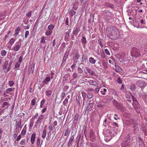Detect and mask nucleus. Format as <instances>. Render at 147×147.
<instances>
[{"label":"nucleus","instance_id":"nucleus-1","mask_svg":"<svg viewBox=\"0 0 147 147\" xmlns=\"http://www.w3.org/2000/svg\"><path fill=\"white\" fill-rule=\"evenodd\" d=\"M106 31L108 37L115 36L117 37L119 36V31L114 26H108L106 28Z\"/></svg>","mask_w":147,"mask_h":147},{"label":"nucleus","instance_id":"nucleus-2","mask_svg":"<svg viewBox=\"0 0 147 147\" xmlns=\"http://www.w3.org/2000/svg\"><path fill=\"white\" fill-rule=\"evenodd\" d=\"M131 55L133 57H138L140 55V50L136 48H134L132 49L131 52Z\"/></svg>","mask_w":147,"mask_h":147},{"label":"nucleus","instance_id":"nucleus-3","mask_svg":"<svg viewBox=\"0 0 147 147\" xmlns=\"http://www.w3.org/2000/svg\"><path fill=\"white\" fill-rule=\"evenodd\" d=\"M102 16L106 20H110L111 18V13L108 10L104 11L102 13Z\"/></svg>","mask_w":147,"mask_h":147},{"label":"nucleus","instance_id":"nucleus-4","mask_svg":"<svg viewBox=\"0 0 147 147\" xmlns=\"http://www.w3.org/2000/svg\"><path fill=\"white\" fill-rule=\"evenodd\" d=\"M90 140L92 142H93L95 141L96 136L93 131L90 130L89 132Z\"/></svg>","mask_w":147,"mask_h":147},{"label":"nucleus","instance_id":"nucleus-5","mask_svg":"<svg viewBox=\"0 0 147 147\" xmlns=\"http://www.w3.org/2000/svg\"><path fill=\"white\" fill-rule=\"evenodd\" d=\"M80 31V28L79 27L78 28V26H76L73 32L72 35V37L74 36H76L79 33Z\"/></svg>","mask_w":147,"mask_h":147},{"label":"nucleus","instance_id":"nucleus-6","mask_svg":"<svg viewBox=\"0 0 147 147\" xmlns=\"http://www.w3.org/2000/svg\"><path fill=\"white\" fill-rule=\"evenodd\" d=\"M35 137L36 134L34 132L32 135L30 139V141L32 144H34L35 139Z\"/></svg>","mask_w":147,"mask_h":147},{"label":"nucleus","instance_id":"nucleus-7","mask_svg":"<svg viewBox=\"0 0 147 147\" xmlns=\"http://www.w3.org/2000/svg\"><path fill=\"white\" fill-rule=\"evenodd\" d=\"M14 90V88H9L5 90V92L6 93L9 94L10 92L13 91Z\"/></svg>","mask_w":147,"mask_h":147},{"label":"nucleus","instance_id":"nucleus-8","mask_svg":"<svg viewBox=\"0 0 147 147\" xmlns=\"http://www.w3.org/2000/svg\"><path fill=\"white\" fill-rule=\"evenodd\" d=\"M20 48V46L19 44H17L16 43V45L13 47V49L15 51H18Z\"/></svg>","mask_w":147,"mask_h":147},{"label":"nucleus","instance_id":"nucleus-9","mask_svg":"<svg viewBox=\"0 0 147 147\" xmlns=\"http://www.w3.org/2000/svg\"><path fill=\"white\" fill-rule=\"evenodd\" d=\"M89 83L91 85L96 86L98 85V84L97 82L93 80H90L89 81Z\"/></svg>","mask_w":147,"mask_h":147},{"label":"nucleus","instance_id":"nucleus-10","mask_svg":"<svg viewBox=\"0 0 147 147\" xmlns=\"http://www.w3.org/2000/svg\"><path fill=\"white\" fill-rule=\"evenodd\" d=\"M21 30L20 28V27L18 26L16 27L15 29V34L16 35H18L20 31Z\"/></svg>","mask_w":147,"mask_h":147},{"label":"nucleus","instance_id":"nucleus-11","mask_svg":"<svg viewBox=\"0 0 147 147\" xmlns=\"http://www.w3.org/2000/svg\"><path fill=\"white\" fill-rule=\"evenodd\" d=\"M89 60L90 63L93 64H95L96 62V60L92 57L89 58Z\"/></svg>","mask_w":147,"mask_h":147},{"label":"nucleus","instance_id":"nucleus-12","mask_svg":"<svg viewBox=\"0 0 147 147\" xmlns=\"http://www.w3.org/2000/svg\"><path fill=\"white\" fill-rule=\"evenodd\" d=\"M79 57V55L78 54H76L73 57V59L74 62L76 63Z\"/></svg>","mask_w":147,"mask_h":147},{"label":"nucleus","instance_id":"nucleus-13","mask_svg":"<svg viewBox=\"0 0 147 147\" xmlns=\"http://www.w3.org/2000/svg\"><path fill=\"white\" fill-rule=\"evenodd\" d=\"M79 117V115L78 114H76L74 117V122L75 123H76Z\"/></svg>","mask_w":147,"mask_h":147},{"label":"nucleus","instance_id":"nucleus-14","mask_svg":"<svg viewBox=\"0 0 147 147\" xmlns=\"http://www.w3.org/2000/svg\"><path fill=\"white\" fill-rule=\"evenodd\" d=\"M34 67L32 66L30 68L28 69V73L29 74H32L33 73L34 70Z\"/></svg>","mask_w":147,"mask_h":147},{"label":"nucleus","instance_id":"nucleus-15","mask_svg":"<svg viewBox=\"0 0 147 147\" xmlns=\"http://www.w3.org/2000/svg\"><path fill=\"white\" fill-rule=\"evenodd\" d=\"M70 18H72L73 15H75L76 13V11H74L73 9H71V10L70 11Z\"/></svg>","mask_w":147,"mask_h":147},{"label":"nucleus","instance_id":"nucleus-16","mask_svg":"<svg viewBox=\"0 0 147 147\" xmlns=\"http://www.w3.org/2000/svg\"><path fill=\"white\" fill-rule=\"evenodd\" d=\"M51 80L50 78V77H47L43 80V82L46 84L48 83V82H49Z\"/></svg>","mask_w":147,"mask_h":147},{"label":"nucleus","instance_id":"nucleus-17","mask_svg":"<svg viewBox=\"0 0 147 147\" xmlns=\"http://www.w3.org/2000/svg\"><path fill=\"white\" fill-rule=\"evenodd\" d=\"M134 123L133 120L132 119H130L127 122V125H131Z\"/></svg>","mask_w":147,"mask_h":147},{"label":"nucleus","instance_id":"nucleus-18","mask_svg":"<svg viewBox=\"0 0 147 147\" xmlns=\"http://www.w3.org/2000/svg\"><path fill=\"white\" fill-rule=\"evenodd\" d=\"M46 95L47 96H51L52 93V91L51 90H48L46 91Z\"/></svg>","mask_w":147,"mask_h":147},{"label":"nucleus","instance_id":"nucleus-19","mask_svg":"<svg viewBox=\"0 0 147 147\" xmlns=\"http://www.w3.org/2000/svg\"><path fill=\"white\" fill-rule=\"evenodd\" d=\"M46 134V129H44L42 131V137L44 139L45 138Z\"/></svg>","mask_w":147,"mask_h":147},{"label":"nucleus","instance_id":"nucleus-20","mask_svg":"<svg viewBox=\"0 0 147 147\" xmlns=\"http://www.w3.org/2000/svg\"><path fill=\"white\" fill-rule=\"evenodd\" d=\"M74 139V138L73 137H71L70 138L69 140V143L68 144V146H70L71 145L72 142L73 141Z\"/></svg>","mask_w":147,"mask_h":147},{"label":"nucleus","instance_id":"nucleus-21","mask_svg":"<svg viewBox=\"0 0 147 147\" xmlns=\"http://www.w3.org/2000/svg\"><path fill=\"white\" fill-rule=\"evenodd\" d=\"M121 69L118 66H115V71H116L118 72H121Z\"/></svg>","mask_w":147,"mask_h":147},{"label":"nucleus","instance_id":"nucleus-22","mask_svg":"<svg viewBox=\"0 0 147 147\" xmlns=\"http://www.w3.org/2000/svg\"><path fill=\"white\" fill-rule=\"evenodd\" d=\"M26 128L25 129H23L21 131L20 135L22 136H24L26 134Z\"/></svg>","mask_w":147,"mask_h":147},{"label":"nucleus","instance_id":"nucleus-23","mask_svg":"<svg viewBox=\"0 0 147 147\" xmlns=\"http://www.w3.org/2000/svg\"><path fill=\"white\" fill-rule=\"evenodd\" d=\"M20 66V64L18 62H17L15 65V68L16 69L19 70V68Z\"/></svg>","mask_w":147,"mask_h":147},{"label":"nucleus","instance_id":"nucleus-24","mask_svg":"<svg viewBox=\"0 0 147 147\" xmlns=\"http://www.w3.org/2000/svg\"><path fill=\"white\" fill-rule=\"evenodd\" d=\"M93 96V94L91 92H89L87 95V98L88 99L91 98Z\"/></svg>","mask_w":147,"mask_h":147},{"label":"nucleus","instance_id":"nucleus-25","mask_svg":"<svg viewBox=\"0 0 147 147\" xmlns=\"http://www.w3.org/2000/svg\"><path fill=\"white\" fill-rule=\"evenodd\" d=\"M102 64L105 68L106 69H107L108 68V66L107 65V63H106V62L105 61H102Z\"/></svg>","mask_w":147,"mask_h":147},{"label":"nucleus","instance_id":"nucleus-26","mask_svg":"<svg viewBox=\"0 0 147 147\" xmlns=\"http://www.w3.org/2000/svg\"><path fill=\"white\" fill-rule=\"evenodd\" d=\"M52 31L49 30L46 32L45 34L47 36H50L51 35V34L52 33Z\"/></svg>","mask_w":147,"mask_h":147},{"label":"nucleus","instance_id":"nucleus-27","mask_svg":"<svg viewBox=\"0 0 147 147\" xmlns=\"http://www.w3.org/2000/svg\"><path fill=\"white\" fill-rule=\"evenodd\" d=\"M26 140L25 139H24L22 140L20 142V144L21 145H24L25 144Z\"/></svg>","mask_w":147,"mask_h":147},{"label":"nucleus","instance_id":"nucleus-28","mask_svg":"<svg viewBox=\"0 0 147 147\" xmlns=\"http://www.w3.org/2000/svg\"><path fill=\"white\" fill-rule=\"evenodd\" d=\"M68 31H66L65 32V37H69L70 36V33L71 31V29H69L68 30Z\"/></svg>","mask_w":147,"mask_h":147},{"label":"nucleus","instance_id":"nucleus-29","mask_svg":"<svg viewBox=\"0 0 147 147\" xmlns=\"http://www.w3.org/2000/svg\"><path fill=\"white\" fill-rule=\"evenodd\" d=\"M82 60L83 61L86 62L88 60L87 57L84 55H83L82 57Z\"/></svg>","mask_w":147,"mask_h":147},{"label":"nucleus","instance_id":"nucleus-30","mask_svg":"<svg viewBox=\"0 0 147 147\" xmlns=\"http://www.w3.org/2000/svg\"><path fill=\"white\" fill-rule=\"evenodd\" d=\"M7 52L5 50H2L1 51V54L2 56H4L6 55Z\"/></svg>","mask_w":147,"mask_h":147},{"label":"nucleus","instance_id":"nucleus-31","mask_svg":"<svg viewBox=\"0 0 147 147\" xmlns=\"http://www.w3.org/2000/svg\"><path fill=\"white\" fill-rule=\"evenodd\" d=\"M54 27V25L53 24H50L49 25L48 27V28L50 30H53Z\"/></svg>","mask_w":147,"mask_h":147},{"label":"nucleus","instance_id":"nucleus-32","mask_svg":"<svg viewBox=\"0 0 147 147\" xmlns=\"http://www.w3.org/2000/svg\"><path fill=\"white\" fill-rule=\"evenodd\" d=\"M107 5L108 7H109L112 9L114 8V5L113 4H111L110 3H108L107 4Z\"/></svg>","mask_w":147,"mask_h":147},{"label":"nucleus","instance_id":"nucleus-33","mask_svg":"<svg viewBox=\"0 0 147 147\" xmlns=\"http://www.w3.org/2000/svg\"><path fill=\"white\" fill-rule=\"evenodd\" d=\"M43 119V115H41L40 116L38 117L37 120L36 122L37 123H38V122L39 121H41Z\"/></svg>","mask_w":147,"mask_h":147},{"label":"nucleus","instance_id":"nucleus-34","mask_svg":"<svg viewBox=\"0 0 147 147\" xmlns=\"http://www.w3.org/2000/svg\"><path fill=\"white\" fill-rule=\"evenodd\" d=\"M36 100L34 99H32L31 101V105L32 106H34L36 103Z\"/></svg>","mask_w":147,"mask_h":147},{"label":"nucleus","instance_id":"nucleus-35","mask_svg":"<svg viewBox=\"0 0 147 147\" xmlns=\"http://www.w3.org/2000/svg\"><path fill=\"white\" fill-rule=\"evenodd\" d=\"M46 37H42L40 40V42L41 43H44L46 42V41H47V40L45 39Z\"/></svg>","mask_w":147,"mask_h":147},{"label":"nucleus","instance_id":"nucleus-36","mask_svg":"<svg viewBox=\"0 0 147 147\" xmlns=\"http://www.w3.org/2000/svg\"><path fill=\"white\" fill-rule=\"evenodd\" d=\"M130 89L132 90H135L136 87L134 84H132L131 85L130 87Z\"/></svg>","mask_w":147,"mask_h":147},{"label":"nucleus","instance_id":"nucleus-37","mask_svg":"<svg viewBox=\"0 0 147 147\" xmlns=\"http://www.w3.org/2000/svg\"><path fill=\"white\" fill-rule=\"evenodd\" d=\"M8 105L9 104L7 102H5L3 103L1 108H3L5 106Z\"/></svg>","mask_w":147,"mask_h":147},{"label":"nucleus","instance_id":"nucleus-38","mask_svg":"<svg viewBox=\"0 0 147 147\" xmlns=\"http://www.w3.org/2000/svg\"><path fill=\"white\" fill-rule=\"evenodd\" d=\"M111 92L113 94H114L115 95H116L117 94V92L115 90L113 89H111Z\"/></svg>","mask_w":147,"mask_h":147},{"label":"nucleus","instance_id":"nucleus-39","mask_svg":"<svg viewBox=\"0 0 147 147\" xmlns=\"http://www.w3.org/2000/svg\"><path fill=\"white\" fill-rule=\"evenodd\" d=\"M14 83V82L13 81H10L9 82V85L11 87L13 85Z\"/></svg>","mask_w":147,"mask_h":147},{"label":"nucleus","instance_id":"nucleus-40","mask_svg":"<svg viewBox=\"0 0 147 147\" xmlns=\"http://www.w3.org/2000/svg\"><path fill=\"white\" fill-rule=\"evenodd\" d=\"M32 11H30L29 12L27 13L26 14V15L27 17H29V18H30L32 15Z\"/></svg>","mask_w":147,"mask_h":147},{"label":"nucleus","instance_id":"nucleus-41","mask_svg":"<svg viewBox=\"0 0 147 147\" xmlns=\"http://www.w3.org/2000/svg\"><path fill=\"white\" fill-rule=\"evenodd\" d=\"M69 134V129H67L66 131L65 134L64 136H67V135H68Z\"/></svg>","mask_w":147,"mask_h":147},{"label":"nucleus","instance_id":"nucleus-42","mask_svg":"<svg viewBox=\"0 0 147 147\" xmlns=\"http://www.w3.org/2000/svg\"><path fill=\"white\" fill-rule=\"evenodd\" d=\"M68 99L67 98H65L64 101L63 102V103L64 105H66L68 103Z\"/></svg>","mask_w":147,"mask_h":147},{"label":"nucleus","instance_id":"nucleus-43","mask_svg":"<svg viewBox=\"0 0 147 147\" xmlns=\"http://www.w3.org/2000/svg\"><path fill=\"white\" fill-rule=\"evenodd\" d=\"M14 41L15 40L13 38H11L10 40L9 43L12 45L14 43Z\"/></svg>","mask_w":147,"mask_h":147},{"label":"nucleus","instance_id":"nucleus-44","mask_svg":"<svg viewBox=\"0 0 147 147\" xmlns=\"http://www.w3.org/2000/svg\"><path fill=\"white\" fill-rule=\"evenodd\" d=\"M69 18L68 17L66 18V20L65 21V25H69Z\"/></svg>","mask_w":147,"mask_h":147},{"label":"nucleus","instance_id":"nucleus-45","mask_svg":"<svg viewBox=\"0 0 147 147\" xmlns=\"http://www.w3.org/2000/svg\"><path fill=\"white\" fill-rule=\"evenodd\" d=\"M117 82L119 84H121L122 83L120 77H119L117 78Z\"/></svg>","mask_w":147,"mask_h":147},{"label":"nucleus","instance_id":"nucleus-46","mask_svg":"<svg viewBox=\"0 0 147 147\" xmlns=\"http://www.w3.org/2000/svg\"><path fill=\"white\" fill-rule=\"evenodd\" d=\"M55 128L54 126H52L51 125H49L48 127V128L49 130L51 131L53 130V129Z\"/></svg>","mask_w":147,"mask_h":147},{"label":"nucleus","instance_id":"nucleus-47","mask_svg":"<svg viewBox=\"0 0 147 147\" xmlns=\"http://www.w3.org/2000/svg\"><path fill=\"white\" fill-rule=\"evenodd\" d=\"M105 53L108 55H110V53L109 51L107 49H105Z\"/></svg>","mask_w":147,"mask_h":147},{"label":"nucleus","instance_id":"nucleus-48","mask_svg":"<svg viewBox=\"0 0 147 147\" xmlns=\"http://www.w3.org/2000/svg\"><path fill=\"white\" fill-rule=\"evenodd\" d=\"M40 144V139L39 138L37 139L36 145L38 146H39Z\"/></svg>","mask_w":147,"mask_h":147},{"label":"nucleus","instance_id":"nucleus-49","mask_svg":"<svg viewBox=\"0 0 147 147\" xmlns=\"http://www.w3.org/2000/svg\"><path fill=\"white\" fill-rule=\"evenodd\" d=\"M21 136L20 134L17 137L16 140L17 141H19L20 139L21 138Z\"/></svg>","mask_w":147,"mask_h":147},{"label":"nucleus","instance_id":"nucleus-50","mask_svg":"<svg viewBox=\"0 0 147 147\" xmlns=\"http://www.w3.org/2000/svg\"><path fill=\"white\" fill-rule=\"evenodd\" d=\"M82 41L83 43H85L86 42V37H82Z\"/></svg>","mask_w":147,"mask_h":147},{"label":"nucleus","instance_id":"nucleus-51","mask_svg":"<svg viewBox=\"0 0 147 147\" xmlns=\"http://www.w3.org/2000/svg\"><path fill=\"white\" fill-rule=\"evenodd\" d=\"M98 42L100 44V46L101 47H103L102 43H101V39H99L98 40Z\"/></svg>","mask_w":147,"mask_h":147},{"label":"nucleus","instance_id":"nucleus-52","mask_svg":"<svg viewBox=\"0 0 147 147\" xmlns=\"http://www.w3.org/2000/svg\"><path fill=\"white\" fill-rule=\"evenodd\" d=\"M65 93H64V92H63L61 94V97L62 98L61 99H63L64 98L65 96Z\"/></svg>","mask_w":147,"mask_h":147},{"label":"nucleus","instance_id":"nucleus-53","mask_svg":"<svg viewBox=\"0 0 147 147\" xmlns=\"http://www.w3.org/2000/svg\"><path fill=\"white\" fill-rule=\"evenodd\" d=\"M45 99H43L41 101L40 104L43 105L44 104V103L45 102Z\"/></svg>","mask_w":147,"mask_h":147},{"label":"nucleus","instance_id":"nucleus-54","mask_svg":"<svg viewBox=\"0 0 147 147\" xmlns=\"http://www.w3.org/2000/svg\"><path fill=\"white\" fill-rule=\"evenodd\" d=\"M23 57H22L21 56H20V57L18 58V61L20 63H21L22 61V59Z\"/></svg>","mask_w":147,"mask_h":147},{"label":"nucleus","instance_id":"nucleus-55","mask_svg":"<svg viewBox=\"0 0 147 147\" xmlns=\"http://www.w3.org/2000/svg\"><path fill=\"white\" fill-rule=\"evenodd\" d=\"M47 110V107H45L44 108H43L42 111V113H45L46 111Z\"/></svg>","mask_w":147,"mask_h":147},{"label":"nucleus","instance_id":"nucleus-56","mask_svg":"<svg viewBox=\"0 0 147 147\" xmlns=\"http://www.w3.org/2000/svg\"><path fill=\"white\" fill-rule=\"evenodd\" d=\"M115 116L116 117H114V118L115 120H117V119H120V118L117 117L118 115L117 114H115Z\"/></svg>","mask_w":147,"mask_h":147},{"label":"nucleus","instance_id":"nucleus-57","mask_svg":"<svg viewBox=\"0 0 147 147\" xmlns=\"http://www.w3.org/2000/svg\"><path fill=\"white\" fill-rule=\"evenodd\" d=\"M29 34V31L28 30L26 31L25 32V37H27L28 36Z\"/></svg>","mask_w":147,"mask_h":147},{"label":"nucleus","instance_id":"nucleus-58","mask_svg":"<svg viewBox=\"0 0 147 147\" xmlns=\"http://www.w3.org/2000/svg\"><path fill=\"white\" fill-rule=\"evenodd\" d=\"M94 104L93 103H91L89 104L88 106H90V108H91L93 107L94 106Z\"/></svg>","mask_w":147,"mask_h":147},{"label":"nucleus","instance_id":"nucleus-59","mask_svg":"<svg viewBox=\"0 0 147 147\" xmlns=\"http://www.w3.org/2000/svg\"><path fill=\"white\" fill-rule=\"evenodd\" d=\"M21 125V120H20L19 121H18V122L17 123L18 126L19 127L21 128L20 125Z\"/></svg>","mask_w":147,"mask_h":147},{"label":"nucleus","instance_id":"nucleus-60","mask_svg":"<svg viewBox=\"0 0 147 147\" xmlns=\"http://www.w3.org/2000/svg\"><path fill=\"white\" fill-rule=\"evenodd\" d=\"M53 126H56L57 124V121H55L53 122Z\"/></svg>","mask_w":147,"mask_h":147},{"label":"nucleus","instance_id":"nucleus-61","mask_svg":"<svg viewBox=\"0 0 147 147\" xmlns=\"http://www.w3.org/2000/svg\"><path fill=\"white\" fill-rule=\"evenodd\" d=\"M11 98L10 97H7L5 98L4 100V101H8V100H11Z\"/></svg>","mask_w":147,"mask_h":147},{"label":"nucleus","instance_id":"nucleus-62","mask_svg":"<svg viewBox=\"0 0 147 147\" xmlns=\"http://www.w3.org/2000/svg\"><path fill=\"white\" fill-rule=\"evenodd\" d=\"M86 69L89 74L91 72V70L90 69L86 67Z\"/></svg>","mask_w":147,"mask_h":147},{"label":"nucleus","instance_id":"nucleus-63","mask_svg":"<svg viewBox=\"0 0 147 147\" xmlns=\"http://www.w3.org/2000/svg\"><path fill=\"white\" fill-rule=\"evenodd\" d=\"M78 72L80 73H81L83 72V71L82 69L81 68H80L78 69Z\"/></svg>","mask_w":147,"mask_h":147},{"label":"nucleus","instance_id":"nucleus-64","mask_svg":"<svg viewBox=\"0 0 147 147\" xmlns=\"http://www.w3.org/2000/svg\"><path fill=\"white\" fill-rule=\"evenodd\" d=\"M109 63H110V64H114V62L113 61H112L111 60H109Z\"/></svg>","mask_w":147,"mask_h":147}]
</instances>
